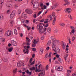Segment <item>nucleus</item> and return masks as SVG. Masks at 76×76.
<instances>
[{"label":"nucleus","mask_w":76,"mask_h":76,"mask_svg":"<svg viewBox=\"0 0 76 76\" xmlns=\"http://www.w3.org/2000/svg\"><path fill=\"white\" fill-rule=\"evenodd\" d=\"M16 72H17V69L16 68H15V69L13 70V72L14 73H15Z\"/></svg>","instance_id":"36"},{"label":"nucleus","mask_w":76,"mask_h":76,"mask_svg":"<svg viewBox=\"0 0 76 76\" xmlns=\"http://www.w3.org/2000/svg\"><path fill=\"white\" fill-rule=\"evenodd\" d=\"M15 13H16V11L15 10H13V11L10 15V18H13V17H14Z\"/></svg>","instance_id":"7"},{"label":"nucleus","mask_w":76,"mask_h":76,"mask_svg":"<svg viewBox=\"0 0 76 76\" xmlns=\"http://www.w3.org/2000/svg\"><path fill=\"white\" fill-rule=\"evenodd\" d=\"M12 34V31L10 30H8L5 33V35L6 37H9Z\"/></svg>","instance_id":"4"},{"label":"nucleus","mask_w":76,"mask_h":76,"mask_svg":"<svg viewBox=\"0 0 76 76\" xmlns=\"http://www.w3.org/2000/svg\"><path fill=\"white\" fill-rule=\"evenodd\" d=\"M33 43L34 44H33L32 45V47L34 48V47H36V44H37V42L35 41V39L34 40V41L33 42Z\"/></svg>","instance_id":"14"},{"label":"nucleus","mask_w":76,"mask_h":76,"mask_svg":"<svg viewBox=\"0 0 76 76\" xmlns=\"http://www.w3.org/2000/svg\"><path fill=\"white\" fill-rule=\"evenodd\" d=\"M33 17L34 18H36V17H37V15H36V14H34V15H33Z\"/></svg>","instance_id":"53"},{"label":"nucleus","mask_w":76,"mask_h":76,"mask_svg":"<svg viewBox=\"0 0 76 76\" xmlns=\"http://www.w3.org/2000/svg\"><path fill=\"white\" fill-rule=\"evenodd\" d=\"M14 31L15 34V35H17V34H18V32H17L16 29H14Z\"/></svg>","instance_id":"26"},{"label":"nucleus","mask_w":76,"mask_h":76,"mask_svg":"<svg viewBox=\"0 0 76 76\" xmlns=\"http://www.w3.org/2000/svg\"><path fill=\"white\" fill-rule=\"evenodd\" d=\"M40 6L41 7V9H42V7H43L44 6V4H41Z\"/></svg>","instance_id":"39"},{"label":"nucleus","mask_w":76,"mask_h":76,"mask_svg":"<svg viewBox=\"0 0 76 76\" xmlns=\"http://www.w3.org/2000/svg\"><path fill=\"white\" fill-rule=\"evenodd\" d=\"M51 40H49L48 41L47 44L49 45L51 44Z\"/></svg>","instance_id":"35"},{"label":"nucleus","mask_w":76,"mask_h":76,"mask_svg":"<svg viewBox=\"0 0 76 76\" xmlns=\"http://www.w3.org/2000/svg\"><path fill=\"white\" fill-rule=\"evenodd\" d=\"M72 76H76V74H72Z\"/></svg>","instance_id":"64"},{"label":"nucleus","mask_w":76,"mask_h":76,"mask_svg":"<svg viewBox=\"0 0 76 76\" xmlns=\"http://www.w3.org/2000/svg\"><path fill=\"white\" fill-rule=\"evenodd\" d=\"M32 58H31L29 61L30 64V65H33V64H34V63H35V61H34L32 62Z\"/></svg>","instance_id":"11"},{"label":"nucleus","mask_w":76,"mask_h":76,"mask_svg":"<svg viewBox=\"0 0 76 76\" xmlns=\"http://www.w3.org/2000/svg\"><path fill=\"white\" fill-rule=\"evenodd\" d=\"M27 29L28 31H29L31 29V28L28 27V26L27 27Z\"/></svg>","instance_id":"48"},{"label":"nucleus","mask_w":76,"mask_h":76,"mask_svg":"<svg viewBox=\"0 0 76 76\" xmlns=\"http://www.w3.org/2000/svg\"><path fill=\"white\" fill-rule=\"evenodd\" d=\"M70 27L71 28V29H72V30H74V29H75V28H74V27L72 26H70Z\"/></svg>","instance_id":"38"},{"label":"nucleus","mask_w":76,"mask_h":76,"mask_svg":"<svg viewBox=\"0 0 76 76\" xmlns=\"http://www.w3.org/2000/svg\"><path fill=\"white\" fill-rule=\"evenodd\" d=\"M4 41H5V39H2V42H4Z\"/></svg>","instance_id":"51"},{"label":"nucleus","mask_w":76,"mask_h":76,"mask_svg":"<svg viewBox=\"0 0 76 76\" xmlns=\"http://www.w3.org/2000/svg\"><path fill=\"white\" fill-rule=\"evenodd\" d=\"M66 4H64V6H66V5H68L70 4V2L68 1H65Z\"/></svg>","instance_id":"22"},{"label":"nucleus","mask_w":76,"mask_h":76,"mask_svg":"<svg viewBox=\"0 0 76 76\" xmlns=\"http://www.w3.org/2000/svg\"><path fill=\"white\" fill-rule=\"evenodd\" d=\"M48 57V53H47V54L45 55V57H46V58H47Z\"/></svg>","instance_id":"55"},{"label":"nucleus","mask_w":76,"mask_h":76,"mask_svg":"<svg viewBox=\"0 0 76 76\" xmlns=\"http://www.w3.org/2000/svg\"><path fill=\"white\" fill-rule=\"evenodd\" d=\"M75 39V37H72V40L73 41H74Z\"/></svg>","instance_id":"47"},{"label":"nucleus","mask_w":76,"mask_h":76,"mask_svg":"<svg viewBox=\"0 0 76 76\" xmlns=\"http://www.w3.org/2000/svg\"><path fill=\"white\" fill-rule=\"evenodd\" d=\"M68 16H69V18L71 19H72V17H71V15H68Z\"/></svg>","instance_id":"43"},{"label":"nucleus","mask_w":76,"mask_h":76,"mask_svg":"<svg viewBox=\"0 0 76 76\" xmlns=\"http://www.w3.org/2000/svg\"><path fill=\"white\" fill-rule=\"evenodd\" d=\"M58 71H61L63 70V67L61 66H60L59 67H58Z\"/></svg>","instance_id":"16"},{"label":"nucleus","mask_w":76,"mask_h":76,"mask_svg":"<svg viewBox=\"0 0 76 76\" xmlns=\"http://www.w3.org/2000/svg\"><path fill=\"white\" fill-rule=\"evenodd\" d=\"M48 18H50V20H52L53 19V18H52V17L51 16V15H50L48 16Z\"/></svg>","instance_id":"30"},{"label":"nucleus","mask_w":76,"mask_h":76,"mask_svg":"<svg viewBox=\"0 0 76 76\" xmlns=\"http://www.w3.org/2000/svg\"><path fill=\"white\" fill-rule=\"evenodd\" d=\"M58 61H60V62H61V59L60 58H58Z\"/></svg>","instance_id":"60"},{"label":"nucleus","mask_w":76,"mask_h":76,"mask_svg":"<svg viewBox=\"0 0 76 76\" xmlns=\"http://www.w3.org/2000/svg\"><path fill=\"white\" fill-rule=\"evenodd\" d=\"M42 11H39L38 14H37V15L38 16H39V15H40V14H41V13H42Z\"/></svg>","instance_id":"42"},{"label":"nucleus","mask_w":76,"mask_h":76,"mask_svg":"<svg viewBox=\"0 0 76 76\" xmlns=\"http://www.w3.org/2000/svg\"><path fill=\"white\" fill-rule=\"evenodd\" d=\"M3 28H0V34H1L3 33Z\"/></svg>","instance_id":"31"},{"label":"nucleus","mask_w":76,"mask_h":76,"mask_svg":"<svg viewBox=\"0 0 76 76\" xmlns=\"http://www.w3.org/2000/svg\"><path fill=\"white\" fill-rule=\"evenodd\" d=\"M3 19V16H1L0 17V19L1 20V19Z\"/></svg>","instance_id":"50"},{"label":"nucleus","mask_w":76,"mask_h":76,"mask_svg":"<svg viewBox=\"0 0 76 76\" xmlns=\"http://www.w3.org/2000/svg\"><path fill=\"white\" fill-rule=\"evenodd\" d=\"M30 69L31 70H35V68L34 67H32Z\"/></svg>","instance_id":"34"},{"label":"nucleus","mask_w":76,"mask_h":76,"mask_svg":"<svg viewBox=\"0 0 76 76\" xmlns=\"http://www.w3.org/2000/svg\"><path fill=\"white\" fill-rule=\"evenodd\" d=\"M26 39L28 41V42L27 43V45H29V42H30L31 40H30V39H29V38H28V37H26Z\"/></svg>","instance_id":"17"},{"label":"nucleus","mask_w":76,"mask_h":76,"mask_svg":"<svg viewBox=\"0 0 76 76\" xmlns=\"http://www.w3.org/2000/svg\"><path fill=\"white\" fill-rule=\"evenodd\" d=\"M47 9V6L45 5H44L43 7H42V9L44 10V9Z\"/></svg>","instance_id":"27"},{"label":"nucleus","mask_w":76,"mask_h":76,"mask_svg":"<svg viewBox=\"0 0 76 76\" xmlns=\"http://www.w3.org/2000/svg\"><path fill=\"white\" fill-rule=\"evenodd\" d=\"M41 64H40L38 67H39V69H40V67H41Z\"/></svg>","instance_id":"57"},{"label":"nucleus","mask_w":76,"mask_h":76,"mask_svg":"<svg viewBox=\"0 0 76 76\" xmlns=\"http://www.w3.org/2000/svg\"><path fill=\"white\" fill-rule=\"evenodd\" d=\"M21 13V10H18V15H20Z\"/></svg>","instance_id":"33"},{"label":"nucleus","mask_w":76,"mask_h":76,"mask_svg":"<svg viewBox=\"0 0 76 76\" xmlns=\"http://www.w3.org/2000/svg\"><path fill=\"white\" fill-rule=\"evenodd\" d=\"M68 56H69V54H66V55L65 56L64 58L65 59V60H67V57H68Z\"/></svg>","instance_id":"28"},{"label":"nucleus","mask_w":76,"mask_h":76,"mask_svg":"<svg viewBox=\"0 0 76 76\" xmlns=\"http://www.w3.org/2000/svg\"><path fill=\"white\" fill-rule=\"evenodd\" d=\"M49 49H50V48H49V47H48L47 48L46 50H49Z\"/></svg>","instance_id":"63"},{"label":"nucleus","mask_w":76,"mask_h":76,"mask_svg":"<svg viewBox=\"0 0 76 76\" xmlns=\"http://www.w3.org/2000/svg\"><path fill=\"white\" fill-rule=\"evenodd\" d=\"M51 39L53 42L52 45L53 50L55 51V52H56L57 51V50H56V47H57V40L56 39L55 37L53 36L51 37Z\"/></svg>","instance_id":"2"},{"label":"nucleus","mask_w":76,"mask_h":76,"mask_svg":"<svg viewBox=\"0 0 76 76\" xmlns=\"http://www.w3.org/2000/svg\"><path fill=\"white\" fill-rule=\"evenodd\" d=\"M56 15V13L54 12H53L52 14V16L53 17V18L54 19V20L53 21V25H54L55 23V22H56V16H55Z\"/></svg>","instance_id":"3"},{"label":"nucleus","mask_w":76,"mask_h":76,"mask_svg":"<svg viewBox=\"0 0 76 76\" xmlns=\"http://www.w3.org/2000/svg\"><path fill=\"white\" fill-rule=\"evenodd\" d=\"M10 23H11V24H13V23H14V21L11 20L10 22Z\"/></svg>","instance_id":"45"},{"label":"nucleus","mask_w":76,"mask_h":76,"mask_svg":"<svg viewBox=\"0 0 76 76\" xmlns=\"http://www.w3.org/2000/svg\"><path fill=\"white\" fill-rule=\"evenodd\" d=\"M44 72V70L42 71V72L39 74V75L38 76H41V75L42 76H44V75H45Z\"/></svg>","instance_id":"10"},{"label":"nucleus","mask_w":76,"mask_h":76,"mask_svg":"<svg viewBox=\"0 0 76 76\" xmlns=\"http://www.w3.org/2000/svg\"><path fill=\"white\" fill-rule=\"evenodd\" d=\"M57 31H58L57 30H56L54 31V32L55 33H57Z\"/></svg>","instance_id":"62"},{"label":"nucleus","mask_w":76,"mask_h":76,"mask_svg":"<svg viewBox=\"0 0 76 76\" xmlns=\"http://www.w3.org/2000/svg\"><path fill=\"white\" fill-rule=\"evenodd\" d=\"M22 16H23V17L24 18H27V15L24 14V13H23L22 14Z\"/></svg>","instance_id":"19"},{"label":"nucleus","mask_w":76,"mask_h":76,"mask_svg":"<svg viewBox=\"0 0 76 76\" xmlns=\"http://www.w3.org/2000/svg\"><path fill=\"white\" fill-rule=\"evenodd\" d=\"M26 73H27V74H29V75H31L32 74L31 72H29L28 70H27V71H26Z\"/></svg>","instance_id":"24"},{"label":"nucleus","mask_w":76,"mask_h":76,"mask_svg":"<svg viewBox=\"0 0 76 76\" xmlns=\"http://www.w3.org/2000/svg\"><path fill=\"white\" fill-rule=\"evenodd\" d=\"M56 56L57 58H58L60 57V56L58 55V54H57L56 55Z\"/></svg>","instance_id":"52"},{"label":"nucleus","mask_w":76,"mask_h":76,"mask_svg":"<svg viewBox=\"0 0 76 76\" xmlns=\"http://www.w3.org/2000/svg\"><path fill=\"white\" fill-rule=\"evenodd\" d=\"M11 43L12 45H13V46H16L17 45V43L16 42V41L13 40H12L11 41Z\"/></svg>","instance_id":"9"},{"label":"nucleus","mask_w":76,"mask_h":76,"mask_svg":"<svg viewBox=\"0 0 76 76\" xmlns=\"http://www.w3.org/2000/svg\"><path fill=\"white\" fill-rule=\"evenodd\" d=\"M32 49L34 51H36V48H33Z\"/></svg>","instance_id":"46"},{"label":"nucleus","mask_w":76,"mask_h":76,"mask_svg":"<svg viewBox=\"0 0 76 76\" xmlns=\"http://www.w3.org/2000/svg\"><path fill=\"white\" fill-rule=\"evenodd\" d=\"M48 19H46L45 20V21L44 22V23H48V22H50V21H48Z\"/></svg>","instance_id":"23"},{"label":"nucleus","mask_w":76,"mask_h":76,"mask_svg":"<svg viewBox=\"0 0 76 76\" xmlns=\"http://www.w3.org/2000/svg\"><path fill=\"white\" fill-rule=\"evenodd\" d=\"M41 23H39V25H38L37 26V29L39 30V32L40 34H45V31L47 30V28L45 27V29H44L43 26H42Z\"/></svg>","instance_id":"1"},{"label":"nucleus","mask_w":76,"mask_h":76,"mask_svg":"<svg viewBox=\"0 0 76 76\" xmlns=\"http://www.w3.org/2000/svg\"><path fill=\"white\" fill-rule=\"evenodd\" d=\"M25 11L29 15H31L32 13V10L31 9H27L25 10Z\"/></svg>","instance_id":"5"},{"label":"nucleus","mask_w":76,"mask_h":76,"mask_svg":"<svg viewBox=\"0 0 76 76\" xmlns=\"http://www.w3.org/2000/svg\"><path fill=\"white\" fill-rule=\"evenodd\" d=\"M51 53H50L48 55V57H51Z\"/></svg>","instance_id":"41"},{"label":"nucleus","mask_w":76,"mask_h":76,"mask_svg":"<svg viewBox=\"0 0 76 76\" xmlns=\"http://www.w3.org/2000/svg\"><path fill=\"white\" fill-rule=\"evenodd\" d=\"M3 61H4L6 62V61H7V58H4L3 59Z\"/></svg>","instance_id":"32"},{"label":"nucleus","mask_w":76,"mask_h":76,"mask_svg":"<svg viewBox=\"0 0 76 76\" xmlns=\"http://www.w3.org/2000/svg\"><path fill=\"white\" fill-rule=\"evenodd\" d=\"M47 31L48 32L49 34H50L51 32V28H48Z\"/></svg>","instance_id":"25"},{"label":"nucleus","mask_w":76,"mask_h":76,"mask_svg":"<svg viewBox=\"0 0 76 76\" xmlns=\"http://www.w3.org/2000/svg\"><path fill=\"white\" fill-rule=\"evenodd\" d=\"M33 7L34 8V10H35V9H37L38 7V3L37 2L34 3V4L33 5Z\"/></svg>","instance_id":"8"},{"label":"nucleus","mask_w":76,"mask_h":76,"mask_svg":"<svg viewBox=\"0 0 76 76\" xmlns=\"http://www.w3.org/2000/svg\"><path fill=\"white\" fill-rule=\"evenodd\" d=\"M58 5V4H56L54 6H53V7L52 8H51V9H54L57 7Z\"/></svg>","instance_id":"15"},{"label":"nucleus","mask_w":76,"mask_h":76,"mask_svg":"<svg viewBox=\"0 0 76 76\" xmlns=\"http://www.w3.org/2000/svg\"><path fill=\"white\" fill-rule=\"evenodd\" d=\"M43 50H44L43 49V48H41L40 49V54H42V53H43Z\"/></svg>","instance_id":"18"},{"label":"nucleus","mask_w":76,"mask_h":76,"mask_svg":"<svg viewBox=\"0 0 76 76\" xmlns=\"http://www.w3.org/2000/svg\"><path fill=\"white\" fill-rule=\"evenodd\" d=\"M65 11L66 12H67L68 13H70V8H66V10H65Z\"/></svg>","instance_id":"13"},{"label":"nucleus","mask_w":76,"mask_h":76,"mask_svg":"<svg viewBox=\"0 0 76 76\" xmlns=\"http://www.w3.org/2000/svg\"><path fill=\"white\" fill-rule=\"evenodd\" d=\"M67 72L69 73H71L72 72L70 70H67Z\"/></svg>","instance_id":"59"},{"label":"nucleus","mask_w":76,"mask_h":76,"mask_svg":"<svg viewBox=\"0 0 76 76\" xmlns=\"http://www.w3.org/2000/svg\"><path fill=\"white\" fill-rule=\"evenodd\" d=\"M62 47H63V49H65V45H64V44H63L62 45Z\"/></svg>","instance_id":"40"},{"label":"nucleus","mask_w":76,"mask_h":76,"mask_svg":"<svg viewBox=\"0 0 76 76\" xmlns=\"http://www.w3.org/2000/svg\"><path fill=\"white\" fill-rule=\"evenodd\" d=\"M8 50L9 52H12V50H13V48H8Z\"/></svg>","instance_id":"20"},{"label":"nucleus","mask_w":76,"mask_h":76,"mask_svg":"<svg viewBox=\"0 0 76 76\" xmlns=\"http://www.w3.org/2000/svg\"><path fill=\"white\" fill-rule=\"evenodd\" d=\"M46 4L47 6H49V5L50 4L49 3H46Z\"/></svg>","instance_id":"56"},{"label":"nucleus","mask_w":76,"mask_h":76,"mask_svg":"<svg viewBox=\"0 0 76 76\" xmlns=\"http://www.w3.org/2000/svg\"><path fill=\"white\" fill-rule=\"evenodd\" d=\"M11 45H12V44H11L9 43L8 44V47H10Z\"/></svg>","instance_id":"58"},{"label":"nucleus","mask_w":76,"mask_h":76,"mask_svg":"<svg viewBox=\"0 0 76 76\" xmlns=\"http://www.w3.org/2000/svg\"><path fill=\"white\" fill-rule=\"evenodd\" d=\"M36 22V19H34L33 20V23H35Z\"/></svg>","instance_id":"54"},{"label":"nucleus","mask_w":76,"mask_h":76,"mask_svg":"<svg viewBox=\"0 0 76 76\" xmlns=\"http://www.w3.org/2000/svg\"><path fill=\"white\" fill-rule=\"evenodd\" d=\"M23 51L24 54H26V53L28 54V52L29 51V50L27 49H25L23 50Z\"/></svg>","instance_id":"12"},{"label":"nucleus","mask_w":76,"mask_h":76,"mask_svg":"<svg viewBox=\"0 0 76 76\" xmlns=\"http://www.w3.org/2000/svg\"><path fill=\"white\" fill-rule=\"evenodd\" d=\"M39 69H37V67H36L35 70L36 72H40L41 71V70Z\"/></svg>","instance_id":"21"},{"label":"nucleus","mask_w":76,"mask_h":76,"mask_svg":"<svg viewBox=\"0 0 76 76\" xmlns=\"http://www.w3.org/2000/svg\"><path fill=\"white\" fill-rule=\"evenodd\" d=\"M75 32V30H72V31H71L70 34H74V32Z\"/></svg>","instance_id":"37"},{"label":"nucleus","mask_w":76,"mask_h":76,"mask_svg":"<svg viewBox=\"0 0 76 76\" xmlns=\"http://www.w3.org/2000/svg\"><path fill=\"white\" fill-rule=\"evenodd\" d=\"M17 66L18 67H20L21 66H22L23 65V64H24V63L22 61H19L17 63Z\"/></svg>","instance_id":"6"},{"label":"nucleus","mask_w":76,"mask_h":76,"mask_svg":"<svg viewBox=\"0 0 76 76\" xmlns=\"http://www.w3.org/2000/svg\"><path fill=\"white\" fill-rule=\"evenodd\" d=\"M69 44H71V41H70V39H69Z\"/></svg>","instance_id":"61"},{"label":"nucleus","mask_w":76,"mask_h":76,"mask_svg":"<svg viewBox=\"0 0 76 76\" xmlns=\"http://www.w3.org/2000/svg\"><path fill=\"white\" fill-rule=\"evenodd\" d=\"M48 24H47L45 26V28H47V27H48Z\"/></svg>","instance_id":"49"},{"label":"nucleus","mask_w":76,"mask_h":76,"mask_svg":"<svg viewBox=\"0 0 76 76\" xmlns=\"http://www.w3.org/2000/svg\"><path fill=\"white\" fill-rule=\"evenodd\" d=\"M59 25L61 26H65V24L64 23H60Z\"/></svg>","instance_id":"29"},{"label":"nucleus","mask_w":76,"mask_h":76,"mask_svg":"<svg viewBox=\"0 0 76 76\" xmlns=\"http://www.w3.org/2000/svg\"><path fill=\"white\" fill-rule=\"evenodd\" d=\"M48 65H47L46 67V70H48Z\"/></svg>","instance_id":"44"}]
</instances>
